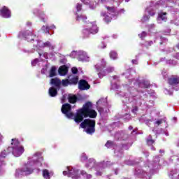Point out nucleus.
Here are the masks:
<instances>
[{
  "label": "nucleus",
  "mask_w": 179,
  "mask_h": 179,
  "mask_svg": "<svg viewBox=\"0 0 179 179\" xmlns=\"http://www.w3.org/2000/svg\"><path fill=\"white\" fill-rule=\"evenodd\" d=\"M135 73V70L129 69L127 72L123 73V75L128 80V83L122 87L117 84V82L120 78L117 76L113 77V80L110 83V90H115L116 94L120 97H123V104H131V113L136 114L139 110L138 107L142 106L145 98L147 97L146 89L150 87V83L146 79L131 78V73Z\"/></svg>",
  "instance_id": "nucleus-1"
},
{
  "label": "nucleus",
  "mask_w": 179,
  "mask_h": 179,
  "mask_svg": "<svg viewBox=\"0 0 179 179\" xmlns=\"http://www.w3.org/2000/svg\"><path fill=\"white\" fill-rule=\"evenodd\" d=\"M164 152V150H159L160 156H155L151 162L147 160L143 167H137L134 172L135 177L141 179H150L152 174H154L156 170L160 169L162 166H168L169 163L162 158Z\"/></svg>",
  "instance_id": "nucleus-2"
},
{
  "label": "nucleus",
  "mask_w": 179,
  "mask_h": 179,
  "mask_svg": "<svg viewBox=\"0 0 179 179\" xmlns=\"http://www.w3.org/2000/svg\"><path fill=\"white\" fill-rule=\"evenodd\" d=\"M72 110V106L69 103H64L62 106L61 111L62 114L67 118H73L76 124H80L83 119L87 118H96L97 117V112L93 109V104L92 102H86L83 108L76 110V114L71 112Z\"/></svg>",
  "instance_id": "nucleus-3"
},
{
  "label": "nucleus",
  "mask_w": 179,
  "mask_h": 179,
  "mask_svg": "<svg viewBox=\"0 0 179 179\" xmlns=\"http://www.w3.org/2000/svg\"><path fill=\"white\" fill-rule=\"evenodd\" d=\"M19 38L26 40L29 43H34V47H36V50L40 48H49L50 51H54L55 50V44L50 41L43 42L37 39V36L33 33V31L29 30L21 31L18 34Z\"/></svg>",
  "instance_id": "nucleus-4"
},
{
  "label": "nucleus",
  "mask_w": 179,
  "mask_h": 179,
  "mask_svg": "<svg viewBox=\"0 0 179 179\" xmlns=\"http://www.w3.org/2000/svg\"><path fill=\"white\" fill-rule=\"evenodd\" d=\"M129 130L119 131L115 134L114 138L116 141H122L123 142H127L122 145L123 149L124 150H128L134 143L135 141V135L136 134V129L134 127L129 126L128 127Z\"/></svg>",
  "instance_id": "nucleus-5"
},
{
  "label": "nucleus",
  "mask_w": 179,
  "mask_h": 179,
  "mask_svg": "<svg viewBox=\"0 0 179 179\" xmlns=\"http://www.w3.org/2000/svg\"><path fill=\"white\" fill-rule=\"evenodd\" d=\"M113 164L114 163L110 161L96 162L94 158H90L85 164V167L89 170L94 169L96 171L95 176L97 177H101L104 173V170H106L107 167H111V166H113Z\"/></svg>",
  "instance_id": "nucleus-6"
},
{
  "label": "nucleus",
  "mask_w": 179,
  "mask_h": 179,
  "mask_svg": "<svg viewBox=\"0 0 179 179\" xmlns=\"http://www.w3.org/2000/svg\"><path fill=\"white\" fill-rule=\"evenodd\" d=\"M105 8L107 11H102L101 13V16L103 17V20L106 23H110L113 19H117L120 15L125 13V10L124 8H121L117 11V7L115 6H106Z\"/></svg>",
  "instance_id": "nucleus-7"
},
{
  "label": "nucleus",
  "mask_w": 179,
  "mask_h": 179,
  "mask_svg": "<svg viewBox=\"0 0 179 179\" xmlns=\"http://www.w3.org/2000/svg\"><path fill=\"white\" fill-rule=\"evenodd\" d=\"M124 0H81L85 5H88L90 9L94 10L99 3H104L106 6H115L117 8L120 4L122 3Z\"/></svg>",
  "instance_id": "nucleus-8"
},
{
  "label": "nucleus",
  "mask_w": 179,
  "mask_h": 179,
  "mask_svg": "<svg viewBox=\"0 0 179 179\" xmlns=\"http://www.w3.org/2000/svg\"><path fill=\"white\" fill-rule=\"evenodd\" d=\"M43 162H44L43 153L41 152H36L28 157V162L26 164L31 167V169H33L34 171V169L43 166Z\"/></svg>",
  "instance_id": "nucleus-9"
},
{
  "label": "nucleus",
  "mask_w": 179,
  "mask_h": 179,
  "mask_svg": "<svg viewBox=\"0 0 179 179\" xmlns=\"http://www.w3.org/2000/svg\"><path fill=\"white\" fill-rule=\"evenodd\" d=\"M106 65H107V64L106 63V60H104V59L95 65V69L96 72H98V76L100 78V79L104 78L106 75H108V73H112V72H114V67L113 66H108L104 69V68H106Z\"/></svg>",
  "instance_id": "nucleus-10"
},
{
  "label": "nucleus",
  "mask_w": 179,
  "mask_h": 179,
  "mask_svg": "<svg viewBox=\"0 0 179 179\" xmlns=\"http://www.w3.org/2000/svg\"><path fill=\"white\" fill-rule=\"evenodd\" d=\"M10 152L14 157H20L24 153V147L22 145L17 138L11 139Z\"/></svg>",
  "instance_id": "nucleus-11"
},
{
  "label": "nucleus",
  "mask_w": 179,
  "mask_h": 179,
  "mask_svg": "<svg viewBox=\"0 0 179 179\" xmlns=\"http://www.w3.org/2000/svg\"><path fill=\"white\" fill-rule=\"evenodd\" d=\"M81 128H83L88 135H93L96 132V120L85 119L80 123Z\"/></svg>",
  "instance_id": "nucleus-12"
},
{
  "label": "nucleus",
  "mask_w": 179,
  "mask_h": 179,
  "mask_svg": "<svg viewBox=\"0 0 179 179\" xmlns=\"http://www.w3.org/2000/svg\"><path fill=\"white\" fill-rule=\"evenodd\" d=\"M33 173V168L29 167L26 164H24L23 167L17 169L15 172V178H22L26 176H30Z\"/></svg>",
  "instance_id": "nucleus-13"
},
{
  "label": "nucleus",
  "mask_w": 179,
  "mask_h": 179,
  "mask_svg": "<svg viewBox=\"0 0 179 179\" xmlns=\"http://www.w3.org/2000/svg\"><path fill=\"white\" fill-rule=\"evenodd\" d=\"M99 33V27L96 22H90L83 29V34L85 38L89 37L90 34H97Z\"/></svg>",
  "instance_id": "nucleus-14"
},
{
  "label": "nucleus",
  "mask_w": 179,
  "mask_h": 179,
  "mask_svg": "<svg viewBox=\"0 0 179 179\" xmlns=\"http://www.w3.org/2000/svg\"><path fill=\"white\" fill-rule=\"evenodd\" d=\"M67 171H63V175L68 176V177H71L72 179H79L80 178V171L73 166H67Z\"/></svg>",
  "instance_id": "nucleus-15"
},
{
  "label": "nucleus",
  "mask_w": 179,
  "mask_h": 179,
  "mask_svg": "<svg viewBox=\"0 0 179 179\" xmlns=\"http://www.w3.org/2000/svg\"><path fill=\"white\" fill-rule=\"evenodd\" d=\"M105 146L108 149H114V153L116 157H118L119 159H121V157H122L124 155V151H122V149L118 150V145H117V143H115V142L113 141H108L105 144Z\"/></svg>",
  "instance_id": "nucleus-16"
},
{
  "label": "nucleus",
  "mask_w": 179,
  "mask_h": 179,
  "mask_svg": "<svg viewBox=\"0 0 179 179\" xmlns=\"http://www.w3.org/2000/svg\"><path fill=\"white\" fill-rule=\"evenodd\" d=\"M156 8H160L159 6H150L145 9V14L141 18L142 23H145V22H149L150 19V16H155L156 15Z\"/></svg>",
  "instance_id": "nucleus-17"
},
{
  "label": "nucleus",
  "mask_w": 179,
  "mask_h": 179,
  "mask_svg": "<svg viewBox=\"0 0 179 179\" xmlns=\"http://www.w3.org/2000/svg\"><path fill=\"white\" fill-rule=\"evenodd\" d=\"M10 147L8 146V148H5L4 150H1L0 152V174L2 173V166H5V161L3 159H6V157L10 155Z\"/></svg>",
  "instance_id": "nucleus-18"
},
{
  "label": "nucleus",
  "mask_w": 179,
  "mask_h": 179,
  "mask_svg": "<svg viewBox=\"0 0 179 179\" xmlns=\"http://www.w3.org/2000/svg\"><path fill=\"white\" fill-rule=\"evenodd\" d=\"M76 19L77 22H86L87 17L85 15H79V12L82 10V3H78L76 6Z\"/></svg>",
  "instance_id": "nucleus-19"
},
{
  "label": "nucleus",
  "mask_w": 179,
  "mask_h": 179,
  "mask_svg": "<svg viewBox=\"0 0 179 179\" xmlns=\"http://www.w3.org/2000/svg\"><path fill=\"white\" fill-rule=\"evenodd\" d=\"M145 163L142 165V158H136L134 160L127 159L124 161V164L127 166H137L135 170L138 169V167H145Z\"/></svg>",
  "instance_id": "nucleus-20"
},
{
  "label": "nucleus",
  "mask_w": 179,
  "mask_h": 179,
  "mask_svg": "<svg viewBox=\"0 0 179 179\" xmlns=\"http://www.w3.org/2000/svg\"><path fill=\"white\" fill-rule=\"evenodd\" d=\"M168 83L170 85V86H171L173 90H176V92L179 90V76H173L172 77L169 78L168 79Z\"/></svg>",
  "instance_id": "nucleus-21"
},
{
  "label": "nucleus",
  "mask_w": 179,
  "mask_h": 179,
  "mask_svg": "<svg viewBox=\"0 0 179 179\" xmlns=\"http://www.w3.org/2000/svg\"><path fill=\"white\" fill-rule=\"evenodd\" d=\"M77 59L81 62H89V61H90V57L87 55V52L85 51L78 50Z\"/></svg>",
  "instance_id": "nucleus-22"
},
{
  "label": "nucleus",
  "mask_w": 179,
  "mask_h": 179,
  "mask_svg": "<svg viewBox=\"0 0 179 179\" xmlns=\"http://www.w3.org/2000/svg\"><path fill=\"white\" fill-rule=\"evenodd\" d=\"M33 13L36 16H38L40 20L43 22V23H45V22H47V15H45V13H44V12L40 10L38 8L34 9Z\"/></svg>",
  "instance_id": "nucleus-23"
},
{
  "label": "nucleus",
  "mask_w": 179,
  "mask_h": 179,
  "mask_svg": "<svg viewBox=\"0 0 179 179\" xmlns=\"http://www.w3.org/2000/svg\"><path fill=\"white\" fill-rule=\"evenodd\" d=\"M0 16L1 17H3V19H9L10 16V10L6 6H3L1 10H0Z\"/></svg>",
  "instance_id": "nucleus-24"
},
{
  "label": "nucleus",
  "mask_w": 179,
  "mask_h": 179,
  "mask_svg": "<svg viewBox=\"0 0 179 179\" xmlns=\"http://www.w3.org/2000/svg\"><path fill=\"white\" fill-rule=\"evenodd\" d=\"M157 22L159 24H162L163 22H167V13L161 11L158 13Z\"/></svg>",
  "instance_id": "nucleus-25"
},
{
  "label": "nucleus",
  "mask_w": 179,
  "mask_h": 179,
  "mask_svg": "<svg viewBox=\"0 0 179 179\" xmlns=\"http://www.w3.org/2000/svg\"><path fill=\"white\" fill-rule=\"evenodd\" d=\"M99 106L100 107L111 108V104H110V103H108V102H107V98H101L96 102V108H99Z\"/></svg>",
  "instance_id": "nucleus-26"
},
{
  "label": "nucleus",
  "mask_w": 179,
  "mask_h": 179,
  "mask_svg": "<svg viewBox=\"0 0 179 179\" xmlns=\"http://www.w3.org/2000/svg\"><path fill=\"white\" fill-rule=\"evenodd\" d=\"M78 89L80 90H89L90 89V85H89L86 80H80L78 82Z\"/></svg>",
  "instance_id": "nucleus-27"
},
{
  "label": "nucleus",
  "mask_w": 179,
  "mask_h": 179,
  "mask_svg": "<svg viewBox=\"0 0 179 179\" xmlns=\"http://www.w3.org/2000/svg\"><path fill=\"white\" fill-rule=\"evenodd\" d=\"M97 110L99 113L100 114L101 117H107L108 115V113H110V108L108 107H100L97 108Z\"/></svg>",
  "instance_id": "nucleus-28"
},
{
  "label": "nucleus",
  "mask_w": 179,
  "mask_h": 179,
  "mask_svg": "<svg viewBox=\"0 0 179 179\" xmlns=\"http://www.w3.org/2000/svg\"><path fill=\"white\" fill-rule=\"evenodd\" d=\"M38 54L39 55V58H41V59L42 58H45V59H49L50 58H52V57H55V52H50V53L48 52H38Z\"/></svg>",
  "instance_id": "nucleus-29"
},
{
  "label": "nucleus",
  "mask_w": 179,
  "mask_h": 179,
  "mask_svg": "<svg viewBox=\"0 0 179 179\" xmlns=\"http://www.w3.org/2000/svg\"><path fill=\"white\" fill-rule=\"evenodd\" d=\"M179 168H174L169 173V177L171 179H179Z\"/></svg>",
  "instance_id": "nucleus-30"
},
{
  "label": "nucleus",
  "mask_w": 179,
  "mask_h": 179,
  "mask_svg": "<svg viewBox=\"0 0 179 179\" xmlns=\"http://www.w3.org/2000/svg\"><path fill=\"white\" fill-rule=\"evenodd\" d=\"M163 61H166V64L169 65V66H177L178 64V62L176 59H166V57H162L160 59V62H163Z\"/></svg>",
  "instance_id": "nucleus-31"
},
{
  "label": "nucleus",
  "mask_w": 179,
  "mask_h": 179,
  "mask_svg": "<svg viewBox=\"0 0 179 179\" xmlns=\"http://www.w3.org/2000/svg\"><path fill=\"white\" fill-rule=\"evenodd\" d=\"M69 71V67L66 66V65H63L60 66L58 69V73L60 76H65L68 73Z\"/></svg>",
  "instance_id": "nucleus-32"
},
{
  "label": "nucleus",
  "mask_w": 179,
  "mask_h": 179,
  "mask_svg": "<svg viewBox=\"0 0 179 179\" xmlns=\"http://www.w3.org/2000/svg\"><path fill=\"white\" fill-rule=\"evenodd\" d=\"M162 124H164L165 128H168L169 124H167V118L162 117L154 122V125H157V127L162 125Z\"/></svg>",
  "instance_id": "nucleus-33"
},
{
  "label": "nucleus",
  "mask_w": 179,
  "mask_h": 179,
  "mask_svg": "<svg viewBox=\"0 0 179 179\" xmlns=\"http://www.w3.org/2000/svg\"><path fill=\"white\" fill-rule=\"evenodd\" d=\"M68 79L70 85H78V82H79V77L75 75H70Z\"/></svg>",
  "instance_id": "nucleus-34"
},
{
  "label": "nucleus",
  "mask_w": 179,
  "mask_h": 179,
  "mask_svg": "<svg viewBox=\"0 0 179 179\" xmlns=\"http://www.w3.org/2000/svg\"><path fill=\"white\" fill-rule=\"evenodd\" d=\"M50 83L51 85L55 86L56 89H58V90L61 89V80L58 78H52L50 80Z\"/></svg>",
  "instance_id": "nucleus-35"
},
{
  "label": "nucleus",
  "mask_w": 179,
  "mask_h": 179,
  "mask_svg": "<svg viewBox=\"0 0 179 179\" xmlns=\"http://www.w3.org/2000/svg\"><path fill=\"white\" fill-rule=\"evenodd\" d=\"M146 143H147V145L150 147L151 150H153V151L156 150V148L153 146V145H155V140H152L151 135H150L147 138Z\"/></svg>",
  "instance_id": "nucleus-36"
},
{
  "label": "nucleus",
  "mask_w": 179,
  "mask_h": 179,
  "mask_svg": "<svg viewBox=\"0 0 179 179\" xmlns=\"http://www.w3.org/2000/svg\"><path fill=\"white\" fill-rule=\"evenodd\" d=\"M58 89L55 88V87H51L49 89V96H50V97H55V96H57V94H58Z\"/></svg>",
  "instance_id": "nucleus-37"
},
{
  "label": "nucleus",
  "mask_w": 179,
  "mask_h": 179,
  "mask_svg": "<svg viewBox=\"0 0 179 179\" xmlns=\"http://www.w3.org/2000/svg\"><path fill=\"white\" fill-rule=\"evenodd\" d=\"M42 176L44 179H51V177H52V175H51V173L48 169L43 170Z\"/></svg>",
  "instance_id": "nucleus-38"
},
{
  "label": "nucleus",
  "mask_w": 179,
  "mask_h": 179,
  "mask_svg": "<svg viewBox=\"0 0 179 179\" xmlns=\"http://www.w3.org/2000/svg\"><path fill=\"white\" fill-rule=\"evenodd\" d=\"M68 100L69 103H71V104H75V103L78 101V96H76V95L69 94L68 96Z\"/></svg>",
  "instance_id": "nucleus-39"
},
{
  "label": "nucleus",
  "mask_w": 179,
  "mask_h": 179,
  "mask_svg": "<svg viewBox=\"0 0 179 179\" xmlns=\"http://www.w3.org/2000/svg\"><path fill=\"white\" fill-rule=\"evenodd\" d=\"M109 57L110 59H113V61H115V59H118V54L114 50L110 52Z\"/></svg>",
  "instance_id": "nucleus-40"
},
{
  "label": "nucleus",
  "mask_w": 179,
  "mask_h": 179,
  "mask_svg": "<svg viewBox=\"0 0 179 179\" xmlns=\"http://www.w3.org/2000/svg\"><path fill=\"white\" fill-rule=\"evenodd\" d=\"M154 42L152 41H145L144 43H141V47H145V48H149V47H152L153 45Z\"/></svg>",
  "instance_id": "nucleus-41"
},
{
  "label": "nucleus",
  "mask_w": 179,
  "mask_h": 179,
  "mask_svg": "<svg viewBox=\"0 0 179 179\" xmlns=\"http://www.w3.org/2000/svg\"><path fill=\"white\" fill-rule=\"evenodd\" d=\"M80 174L83 176L85 179H92V176L91 174L87 173L85 171H80Z\"/></svg>",
  "instance_id": "nucleus-42"
},
{
  "label": "nucleus",
  "mask_w": 179,
  "mask_h": 179,
  "mask_svg": "<svg viewBox=\"0 0 179 179\" xmlns=\"http://www.w3.org/2000/svg\"><path fill=\"white\" fill-rule=\"evenodd\" d=\"M49 76L50 78H54V76H57V67L52 66Z\"/></svg>",
  "instance_id": "nucleus-43"
},
{
  "label": "nucleus",
  "mask_w": 179,
  "mask_h": 179,
  "mask_svg": "<svg viewBox=\"0 0 179 179\" xmlns=\"http://www.w3.org/2000/svg\"><path fill=\"white\" fill-rule=\"evenodd\" d=\"M41 31H43V33H45V34H51L50 33V31L48 29V25H43L42 26V27L41 28Z\"/></svg>",
  "instance_id": "nucleus-44"
},
{
  "label": "nucleus",
  "mask_w": 179,
  "mask_h": 179,
  "mask_svg": "<svg viewBox=\"0 0 179 179\" xmlns=\"http://www.w3.org/2000/svg\"><path fill=\"white\" fill-rule=\"evenodd\" d=\"M179 162V156L178 155H174L171 156L169 159V162Z\"/></svg>",
  "instance_id": "nucleus-45"
},
{
  "label": "nucleus",
  "mask_w": 179,
  "mask_h": 179,
  "mask_svg": "<svg viewBox=\"0 0 179 179\" xmlns=\"http://www.w3.org/2000/svg\"><path fill=\"white\" fill-rule=\"evenodd\" d=\"M61 85H63L64 87H66V86H69V85H71V83H69V78L62 80L61 82Z\"/></svg>",
  "instance_id": "nucleus-46"
},
{
  "label": "nucleus",
  "mask_w": 179,
  "mask_h": 179,
  "mask_svg": "<svg viewBox=\"0 0 179 179\" xmlns=\"http://www.w3.org/2000/svg\"><path fill=\"white\" fill-rule=\"evenodd\" d=\"M41 61H43V57H42V59L41 58L34 59V60L31 61V66H36V65H37V64H38V62H40Z\"/></svg>",
  "instance_id": "nucleus-47"
},
{
  "label": "nucleus",
  "mask_w": 179,
  "mask_h": 179,
  "mask_svg": "<svg viewBox=\"0 0 179 179\" xmlns=\"http://www.w3.org/2000/svg\"><path fill=\"white\" fill-rule=\"evenodd\" d=\"M86 160H87V155H86V153L83 152L80 155V162L85 163Z\"/></svg>",
  "instance_id": "nucleus-48"
},
{
  "label": "nucleus",
  "mask_w": 179,
  "mask_h": 179,
  "mask_svg": "<svg viewBox=\"0 0 179 179\" xmlns=\"http://www.w3.org/2000/svg\"><path fill=\"white\" fill-rule=\"evenodd\" d=\"M157 40H159L160 44H164V43H167V38L163 37V36H158L157 37Z\"/></svg>",
  "instance_id": "nucleus-49"
},
{
  "label": "nucleus",
  "mask_w": 179,
  "mask_h": 179,
  "mask_svg": "<svg viewBox=\"0 0 179 179\" xmlns=\"http://www.w3.org/2000/svg\"><path fill=\"white\" fill-rule=\"evenodd\" d=\"M122 119L126 122L129 121V120H131V115L129 113H126L122 115Z\"/></svg>",
  "instance_id": "nucleus-50"
},
{
  "label": "nucleus",
  "mask_w": 179,
  "mask_h": 179,
  "mask_svg": "<svg viewBox=\"0 0 179 179\" xmlns=\"http://www.w3.org/2000/svg\"><path fill=\"white\" fill-rule=\"evenodd\" d=\"M115 127H118V122H113L112 124L108 126L109 132H111V129H114Z\"/></svg>",
  "instance_id": "nucleus-51"
},
{
  "label": "nucleus",
  "mask_w": 179,
  "mask_h": 179,
  "mask_svg": "<svg viewBox=\"0 0 179 179\" xmlns=\"http://www.w3.org/2000/svg\"><path fill=\"white\" fill-rule=\"evenodd\" d=\"M148 36V32L143 31L141 34H138V37L143 40V38H145V37H146Z\"/></svg>",
  "instance_id": "nucleus-52"
},
{
  "label": "nucleus",
  "mask_w": 179,
  "mask_h": 179,
  "mask_svg": "<svg viewBox=\"0 0 179 179\" xmlns=\"http://www.w3.org/2000/svg\"><path fill=\"white\" fill-rule=\"evenodd\" d=\"M150 104L148 103V102H145L144 104L146 107V108H150V107H153L154 101H149Z\"/></svg>",
  "instance_id": "nucleus-53"
},
{
  "label": "nucleus",
  "mask_w": 179,
  "mask_h": 179,
  "mask_svg": "<svg viewBox=\"0 0 179 179\" xmlns=\"http://www.w3.org/2000/svg\"><path fill=\"white\" fill-rule=\"evenodd\" d=\"M71 58H77L78 59V51L73 50L70 54Z\"/></svg>",
  "instance_id": "nucleus-54"
},
{
  "label": "nucleus",
  "mask_w": 179,
  "mask_h": 179,
  "mask_svg": "<svg viewBox=\"0 0 179 179\" xmlns=\"http://www.w3.org/2000/svg\"><path fill=\"white\" fill-rule=\"evenodd\" d=\"M156 27L155 24H150L148 25V31L151 32Z\"/></svg>",
  "instance_id": "nucleus-55"
},
{
  "label": "nucleus",
  "mask_w": 179,
  "mask_h": 179,
  "mask_svg": "<svg viewBox=\"0 0 179 179\" xmlns=\"http://www.w3.org/2000/svg\"><path fill=\"white\" fill-rule=\"evenodd\" d=\"M153 121H155V120L153 118L146 119L145 120V122L146 125H148V127H150V124L149 122H153Z\"/></svg>",
  "instance_id": "nucleus-56"
},
{
  "label": "nucleus",
  "mask_w": 179,
  "mask_h": 179,
  "mask_svg": "<svg viewBox=\"0 0 179 179\" xmlns=\"http://www.w3.org/2000/svg\"><path fill=\"white\" fill-rule=\"evenodd\" d=\"M171 24H175V26H179V20H172L170 22Z\"/></svg>",
  "instance_id": "nucleus-57"
},
{
  "label": "nucleus",
  "mask_w": 179,
  "mask_h": 179,
  "mask_svg": "<svg viewBox=\"0 0 179 179\" xmlns=\"http://www.w3.org/2000/svg\"><path fill=\"white\" fill-rule=\"evenodd\" d=\"M165 94H169V96H171L173 94V90H169L168 89L164 90Z\"/></svg>",
  "instance_id": "nucleus-58"
},
{
  "label": "nucleus",
  "mask_w": 179,
  "mask_h": 179,
  "mask_svg": "<svg viewBox=\"0 0 179 179\" xmlns=\"http://www.w3.org/2000/svg\"><path fill=\"white\" fill-rule=\"evenodd\" d=\"M71 72L73 75H76V73H78V69L76 67H73L71 69Z\"/></svg>",
  "instance_id": "nucleus-59"
},
{
  "label": "nucleus",
  "mask_w": 179,
  "mask_h": 179,
  "mask_svg": "<svg viewBox=\"0 0 179 179\" xmlns=\"http://www.w3.org/2000/svg\"><path fill=\"white\" fill-rule=\"evenodd\" d=\"M55 29H57V27L54 25V24H50V26H48V29L50 30H54Z\"/></svg>",
  "instance_id": "nucleus-60"
},
{
  "label": "nucleus",
  "mask_w": 179,
  "mask_h": 179,
  "mask_svg": "<svg viewBox=\"0 0 179 179\" xmlns=\"http://www.w3.org/2000/svg\"><path fill=\"white\" fill-rule=\"evenodd\" d=\"M3 135H2V134L0 133V145H3Z\"/></svg>",
  "instance_id": "nucleus-61"
},
{
  "label": "nucleus",
  "mask_w": 179,
  "mask_h": 179,
  "mask_svg": "<svg viewBox=\"0 0 179 179\" xmlns=\"http://www.w3.org/2000/svg\"><path fill=\"white\" fill-rule=\"evenodd\" d=\"M113 171H114L115 176H118V174H120V169H118V168L115 169L113 170Z\"/></svg>",
  "instance_id": "nucleus-62"
},
{
  "label": "nucleus",
  "mask_w": 179,
  "mask_h": 179,
  "mask_svg": "<svg viewBox=\"0 0 179 179\" xmlns=\"http://www.w3.org/2000/svg\"><path fill=\"white\" fill-rule=\"evenodd\" d=\"M162 133L164 134L166 136H169V131L167 130L162 129Z\"/></svg>",
  "instance_id": "nucleus-63"
},
{
  "label": "nucleus",
  "mask_w": 179,
  "mask_h": 179,
  "mask_svg": "<svg viewBox=\"0 0 179 179\" xmlns=\"http://www.w3.org/2000/svg\"><path fill=\"white\" fill-rule=\"evenodd\" d=\"M173 57L179 61V52H177L176 55H174Z\"/></svg>",
  "instance_id": "nucleus-64"
}]
</instances>
